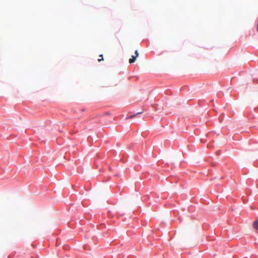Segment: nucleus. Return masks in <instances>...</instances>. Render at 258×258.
<instances>
[{
    "instance_id": "obj_1",
    "label": "nucleus",
    "mask_w": 258,
    "mask_h": 258,
    "mask_svg": "<svg viewBox=\"0 0 258 258\" xmlns=\"http://www.w3.org/2000/svg\"><path fill=\"white\" fill-rule=\"evenodd\" d=\"M135 53L136 55H132V58L129 59V62L130 63H134L136 61L137 57L139 56L138 50H136Z\"/></svg>"
},
{
    "instance_id": "obj_2",
    "label": "nucleus",
    "mask_w": 258,
    "mask_h": 258,
    "mask_svg": "<svg viewBox=\"0 0 258 258\" xmlns=\"http://www.w3.org/2000/svg\"><path fill=\"white\" fill-rule=\"evenodd\" d=\"M253 227L256 230H258V218L253 223Z\"/></svg>"
},
{
    "instance_id": "obj_3",
    "label": "nucleus",
    "mask_w": 258,
    "mask_h": 258,
    "mask_svg": "<svg viewBox=\"0 0 258 258\" xmlns=\"http://www.w3.org/2000/svg\"><path fill=\"white\" fill-rule=\"evenodd\" d=\"M99 57H100V58H98V61L100 62V61H101L103 60V55L102 54H100L99 55Z\"/></svg>"
},
{
    "instance_id": "obj_4",
    "label": "nucleus",
    "mask_w": 258,
    "mask_h": 258,
    "mask_svg": "<svg viewBox=\"0 0 258 258\" xmlns=\"http://www.w3.org/2000/svg\"><path fill=\"white\" fill-rule=\"evenodd\" d=\"M142 112H138L136 114H135V115H131L128 117L129 118H132L133 117H134L135 116H136V115L137 114H141L142 113Z\"/></svg>"
},
{
    "instance_id": "obj_5",
    "label": "nucleus",
    "mask_w": 258,
    "mask_h": 258,
    "mask_svg": "<svg viewBox=\"0 0 258 258\" xmlns=\"http://www.w3.org/2000/svg\"><path fill=\"white\" fill-rule=\"evenodd\" d=\"M257 31H258V24H257Z\"/></svg>"
}]
</instances>
